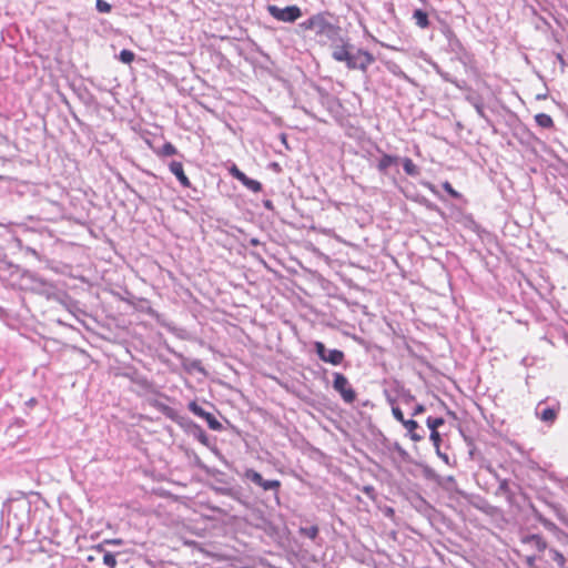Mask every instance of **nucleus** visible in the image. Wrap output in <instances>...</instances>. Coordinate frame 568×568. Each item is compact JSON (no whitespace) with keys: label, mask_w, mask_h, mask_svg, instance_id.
Returning a JSON list of instances; mask_svg holds the SVG:
<instances>
[{"label":"nucleus","mask_w":568,"mask_h":568,"mask_svg":"<svg viewBox=\"0 0 568 568\" xmlns=\"http://www.w3.org/2000/svg\"><path fill=\"white\" fill-rule=\"evenodd\" d=\"M556 416V410L550 407H546L539 413V418L546 423H552Z\"/></svg>","instance_id":"13"},{"label":"nucleus","mask_w":568,"mask_h":568,"mask_svg":"<svg viewBox=\"0 0 568 568\" xmlns=\"http://www.w3.org/2000/svg\"><path fill=\"white\" fill-rule=\"evenodd\" d=\"M199 439H200L202 443H206V435H205L203 432H200Z\"/></svg>","instance_id":"33"},{"label":"nucleus","mask_w":568,"mask_h":568,"mask_svg":"<svg viewBox=\"0 0 568 568\" xmlns=\"http://www.w3.org/2000/svg\"><path fill=\"white\" fill-rule=\"evenodd\" d=\"M402 163H403V169L407 175H410V176L418 175L419 170L409 158L403 159Z\"/></svg>","instance_id":"12"},{"label":"nucleus","mask_w":568,"mask_h":568,"mask_svg":"<svg viewBox=\"0 0 568 568\" xmlns=\"http://www.w3.org/2000/svg\"><path fill=\"white\" fill-rule=\"evenodd\" d=\"M341 62H345L346 67L351 70L359 69L366 71L368 65L374 62V57L364 50L353 52L352 49H349Z\"/></svg>","instance_id":"2"},{"label":"nucleus","mask_w":568,"mask_h":568,"mask_svg":"<svg viewBox=\"0 0 568 568\" xmlns=\"http://www.w3.org/2000/svg\"><path fill=\"white\" fill-rule=\"evenodd\" d=\"M267 10L273 18L283 22H294L302 16V11L297 6H288L285 8L268 6Z\"/></svg>","instance_id":"3"},{"label":"nucleus","mask_w":568,"mask_h":568,"mask_svg":"<svg viewBox=\"0 0 568 568\" xmlns=\"http://www.w3.org/2000/svg\"><path fill=\"white\" fill-rule=\"evenodd\" d=\"M413 19L416 26H418L419 28L425 29L428 27V16L425 11L420 9L415 10L413 13Z\"/></svg>","instance_id":"9"},{"label":"nucleus","mask_w":568,"mask_h":568,"mask_svg":"<svg viewBox=\"0 0 568 568\" xmlns=\"http://www.w3.org/2000/svg\"><path fill=\"white\" fill-rule=\"evenodd\" d=\"M204 419L206 420V423L211 429L220 430L222 428L221 423L211 413H207L205 415Z\"/></svg>","instance_id":"16"},{"label":"nucleus","mask_w":568,"mask_h":568,"mask_svg":"<svg viewBox=\"0 0 568 568\" xmlns=\"http://www.w3.org/2000/svg\"><path fill=\"white\" fill-rule=\"evenodd\" d=\"M304 532L306 534V536H308L311 539H314L316 538L317 534H318V528L316 526H312L310 528H306L304 529Z\"/></svg>","instance_id":"31"},{"label":"nucleus","mask_w":568,"mask_h":568,"mask_svg":"<svg viewBox=\"0 0 568 568\" xmlns=\"http://www.w3.org/2000/svg\"><path fill=\"white\" fill-rule=\"evenodd\" d=\"M430 440L433 442L434 446L437 448V452L439 453L440 435L437 430H430Z\"/></svg>","instance_id":"28"},{"label":"nucleus","mask_w":568,"mask_h":568,"mask_svg":"<svg viewBox=\"0 0 568 568\" xmlns=\"http://www.w3.org/2000/svg\"><path fill=\"white\" fill-rule=\"evenodd\" d=\"M426 423L430 430H437L444 424V419L442 417H428Z\"/></svg>","instance_id":"17"},{"label":"nucleus","mask_w":568,"mask_h":568,"mask_svg":"<svg viewBox=\"0 0 568 568\" xmlns=\"http://www.w3.org/2000/svg\"><path fill=\"white\" fill-rule=\"evenodd\" d=\"M245 478L252 480L254 484L261 486L263 477L260 473L255 471L254 469H246L245 471Z\"/></svg>","instance_id":"15"},{"label":"nucleus","mask_w":568,"mask_h":568,"mask_svg":"<svg viewBox=\"0 0 568 568\" xmlns=\"http://www.w3.org/2000/svg\"><path fill=\"white\" fill-rule=\"evenodd\" d=\"M403 426L405 427V429L408 432L410 438L414 440V442H419L423 436L417 434L416 433V429L418 428V424L417 422H415L414 419H407Z\"/></svg>","instance_id":"8"},{"label":"nucleus","mask_w":568,"mask_h":568,"mask_svg":"<svg viewBox=\"0 0 568 568\" xmlns=\"http://www.w3.org/2000/svg\"><path fill=\"white\" fill-rule=\"evenodd\" d=\"M103 562L110 568H114L116 566V559L114 555L109 551H104Z\"/></svg>","instance_id":"23"},{"label":"nucleus","mask_w":568,"mask_h":568,"mask_svg":"<svg viewBox=\"0 0 568 568\" xmlns=\"http://www.w3.org/2000/svg\"><path fill=\"white\" fill-rule=\"evenodd\" d=\"M398 158L389 154H384L378 161L377 169L385 172L390 165L397 163Z\"/></svg>","instance_id":"10"},{"label":"nucleus","mask_w":568,"mask_h":568,"mask_svg":"<svg viewBox=\"0 0 568 568\" xmlns=\"http://www.w3.org/2000/svg\"><path fill=\"white\" fill-rule=\"evenodd\" d=\"M281 486V483L278 480H262V484L260 487H262L264 490H273L278 489Z\"/></svg>","instance_id":"20"},{"label":"nucleus","mask_w":568,"mask_h":568,"mask_svg":"<svg viewBox=\"0 0 568 568\" xmlns=\"http://www.w3.org/2000/svg\"><path fill=\"white\" fill-rule=\"evenodd\" d=\"M247 189H250L253 192H258L261 190V183L256 180H252L245 175V179L241 180Z\"/></svg>","instance_id":"14"},{"label":"nucleus","mask_w":568,"mask_h":568,"mask_svg":"<svg viewBox=\"0 0 568 568\" xmlns=\"http://www.w3.org/2000/svg\"><path fill=\"white\" fill-rule=\"evenodd\" d=\"M230 173L232 174L233 178H235L239 181L245 179V174L241 170H239L235 165H233L231 168Z\"/></svg>","instance_id":"30"},{"label":"nucleus","mask_w":568,"mask_h":568,"mask_svg":"<svg viewBox=\"0 0 568 568\" xmlns=\"http://www.w3.org/2000/svg\"><path fill=\"white\" fill-rule=\"evenodd\" d=\"M424 412H425L424 405L419 404V405H416V407L414 408L413 415L416 416V415H419V414H422Z\"/></svg>","instance_id":"32"},{"label":"nucleus","mask_w":568,"mask_h":568,"mask_svg":"<svg viewBox=\"0 0 568 568\" xmlns=\"http://www.w3.org/2000/svg\"><path fill=\"white\" fill-rule=\"evenodd\" d=\"M333 387L339 393L344 402L353 403L356 398L355 390L348 383V379L341 373H334Z\"/></svg>","instance_id":"4"},{"label":"nucleus","mask_w":568,"mask_h":568,"mask_svg":"<svg viewBox=\"0 0 568 568\" xmlns=\"http://www.w3.org/2000/svg\"><path fill=\"white\" fill-rule=\"evenodd\" d=\"M349 49H352V45L346 40L341 38L339 43H333L332 45L333 59L341 62Z\"/></svg>","instance_id":"6"},{"label":"nucleus","mask_w":568,"mask_h":568,"mask_svg":"<svg viewBox=\"0 0 568 568\" xmlns=\"http://www.w3.org/2000/svg\"><path fill=\"white\" fill-rule=\"evenodd\" d=\"M112 545V546H121L123 544V540L120 538H113V539H105L102 544L95 546V549L98 551H103V545Z\"/></svg>","instance_id":"22"},{"label":"nucleus","mask_w":568,"mask_h":568,"mask_svg":"<svg viewBox=\"0 0 568 568\" xmlns=\"http://www.w3.org/2000/svg\"><path fill=\"white\" fill-rule=\"evenodd\" d=\"M531 540L534 541V544L538 550H545L547 548V544L541 537L532 536Z\"/></svg>","instance_id":"26"},{"label":"nucleus","mask_w":568,"mask_h":568,"mask_svg":"<svg viewBox=\"0 0 568 568\" xmlns=\"http://www.w3.org/2000/svg\"><path fill=\"white\" fill-rule=\"evenodd\" d=\"M443 187L450 196L455 199H459L462 196L460 193L457 192L449 182H444Z\"/></svg>","instance_id":"25"},{"label":"nucleus","mask_w":568,"mask_h":568,"mask_svg":"<svg viewBox=\"0 0 568 568\" xmlns=\"http://www.w3.org/2000/svg\"><path fill=\"white\" fill-rule=\"evenodd\" d=\"M314 348L317 356L332 365H339L344 359V353L339 349H328L322 342H315Z\"/></svg>","instance_id":"5"},{"label":"nucleus","mask_w":568,"mask_h":568,"mask_svg":"<svg viewBox=\"0 0 568 568\" xmlns=\"http://www.w3.org/2000/svg\"><path fill=\"white\" fill-rule=\"evenodd\" d=\"M527 561H528V564H529L530 566H532V565H534V561H535V558H534V557H529V558L527 559Z\"/></svg>","instance_id":"34"},{"label":"nucleus","mask_w":568,"mask_h":568,"mask_svg":"<svg viewBox=\"0 0 568 568\" xmlns=\"http://www.w3.org/2000/svg\"><path fill=\"white\" fill-rule=\"evenodd\" d=\"M551 558L558 564L559 567H564L566 564V559L561 552L556 549L549 550Z\"/></svg>","instance_id":"21"},{"label":"nucleus","mask_w":568,"mask_h":568,"mask_svg":"<svg viewBox=\"0 0 568 568\" xmlns=\"http://www.w3.org/2000/svg\"><path fill=\"white\" fill-rule=\"evenodd\" d=\"M170 171L176 176L183 186H190V181L184 173L183 165L181 162L172 161L170 163Z\"/></svg>","instance_id":"7"},{"label":"nucleus","mask_w":568,"mask_h":568,"mask_svg":"<svg viewBox=\"0 0 568 568\" xmlns=\"http://www.w3.org/2000/svg\"><path fill=\"white\" fill-rule=\"evenodd\" d=\"M162 153L164 155H174L176 153V149L171 143H165L162 148Z\"/></svg>","instance_id":"29"},{"label":"nucleus","mask_w":568,"mask_h":568,"mask_svg":"<svg viewBox=\"0 0 568 568\" xmlns=\"http://www.w3.org/2000/svg\"><path fill=\"white\" fill-rule=\"evenodd\" d=\"M392 413H393L394 418L396 420H398L399 423H402V425L407 420L404 418L403 412L400 410L399 407H393Z\"/></svg>","instance_id":"27"},{"label":"nucleus","mask_w":568,"mask_h":568,"mask_svg":"<svg viewBox=\"0 0 568 568\" xmlns=\"http://www.w3.org/2000/svg\"><path fill=\"white\" fill-rule=\"evenodd\" d=\"M97 9L99 12L109 13L111 11V4L104 0H97Z\"/></svg>","instance_id":"24"},{"label":"nucleus","mask_w":568,"mask_h":568,"mask_svg":"<svg viewBox=\"0 0 568 568\" xmlns=\"http://www.w3.org/2000/svg\"><path fill=\"white\" fill-rule=\"evenodd\" d=\"M300 27L304 30H312L318 37H325L331 41H335L338 33L339 28L331 23L324 13H317L303 21Z\"/></svg>","instance_id":"1"},{"label":"nucleus","mask_w":568,"mask_h":568,"mask_svg":"<svg viewBox=\"0 0 568 568\" xmlns=\"http://www.w3.org/2000/svg\"><path fill=\"white\" fill-rule=\"evenodd\" d=\"M134 53L130 50H126V49H123L121 52H120V55H119V59L123 62V63H131L133 60H134Z\"/></svg>","instance_id":"18"},{"label":"nucleus","mask_w":568,"mask_h":568,"mask_svg":"<svg viewBox=\"0 0 568 568\" xmlns=\"http://www.w3.org/2000/svg\"><path fill=\"white\" fill-rule=\"evenodd\" d=\"M536 123L544 129H549L554 125V121L550 115L546 113H538L535 115Z\"/></svg>","instance_id":"11"},{"label":"nucleus","mask_w":568,"mask_h":568,"mask_svg":"<svg viewBox=\"0 0 568 568\" xmlns=\"http://www.w3.org/2000/svg\"><path fill=\"white\" fill-rule=\"evenodd\" d=\"M189 409L195 414L196 416L204 418L207 412H205L201 406H199L195 402H191L189 404Z\"/></svg>","instance_id":"19"}]
</instances>
